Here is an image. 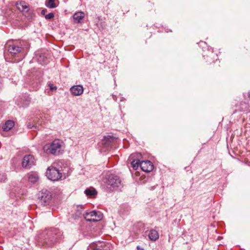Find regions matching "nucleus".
<instances>
[{
	"mask_svg": "<svg viewBox=\"0 0 250 250\" xmlns=\"http://www.w3.org/2000/svg\"><path fill=\"white\" fill-rule=\"evenodd\" d=\"M8 52L15 57L14 62L21 61L27 53L29 44L25 41L11 42L8 41L6 43Z\"/></svg>",
	"mask_w": 250,
	"mask_h": 250,
	"instance_id": "obj_1",
	"label": "nucleus"
},
{
	"mask_svg": "<svg viewBox=\"0 0 250 250\" xmlns=\"http://www.w3.org/2000/svg\"><path fill=\"white\" fill-rule=\"evenodd\" d=\"M49 86L50 87V90H51L52 91H53V90H55L57 89V87L56 86H53V84H51V83H49Z\"/></svg>",
	"mask_w": 250,
	"mask_h": 250,
	"instance_id": "obj_24",
	"label": "nucleus"
},
{
	"mask_svg": "<svg viewBox=\"0 0 250 250\" xmlns=\"http://www.w3.org/2000/svg\"><path fill=\"white\" fill-rule=\"evenodd\" d=\"M27 127L28 128L30 129H36L37 127V125H36L31 124V123H29L27 125Z\"/></svg>",
	"mask_w": 250,
	"mask_h": 250,
	"instance_id": "obj_22",
	"label": "nucleus"
},
{
	"mask_svg": "<svg viewBox=\"0 0 250 250\" xmlns=\"http://www.w3.org/2000/svg\"><path fill=\"white\" fill-rule=\"evenodd\" d=\"M46 175L47 178L51 181H58L62 177V173L60 170L57 169L53 165H52L48 167Z\"/></svg>",
	"mask_w": 250,
	"mask_h": 250,
	"instance_id": "obj_4",
	"label": "nucleus"
},
{
	"mask_svg": "<svg viewBox=\"0 0 250 250\" xmlns=\"http://www.w3.org/2000/svg\"><path fill=\"white\" fill-rule=\"evenodd\" d=\"M140 164L141 162L139 160H134L131 163L132 167L135 170L137 169L139 167H140Z\"/></svg>",
	"mask_w": 250,
	"mask_h": 250,
	"instance_id": "obj_20",
	"label": "nucleus"
},
{
	"mask_svg": "<svg viewBox=\"0 0 250 250\" xmlns=\"http://www.w3.org/2000/svg\"><path fill=\"white\" fill-rule=\"evenodd\" d=\"M113 138L111 136L104 137L101 142V150L103 152H105L109 150L112 145Z\"/></svg>",
	"mask_w": 250,
	"mask_h": 250,
	"instance_id": "obj_9",
	"label": "nucleus"
},
{
	"mask_svg": "<svg viewBox=\"0 0 250 250\" xmlns=\"http://www.w3.org/2000/svg\"><path fill=\"white\" fill-rule=\"evenodd\" d=\"M59 231L57 229L45 230L38 237V245L45 248L53 247L58 239Z\"/></svg>",
	"mask_w": 250,
	"mask_h": 250,
	"instance_id": "obj_2",
	"label": "nucleus"
},
{
	"mask_svg": "<svg viewBox=\"0 0 250 250\" xmlns=\"http://www.w3.org/2000/svg\"><path fill=\"white\" fill-rule=\"evenodd\" d=\"M30 102V99L27 97L25 99V102L23 104V106H27L28 105Z\"/></svg>",
	"mask_w": 250,
	"mask_h": 250,
	"instance_id": "obj_23",
	"label": "nucleus"
},
{
	"mask_svg": "<svg viewBox=\"0 0 250 250\" xmlns=\"http://www.w3.org/2000/svg\"><path fill=\"white\" fill-rule=\"evenodd\" d=\"M137 250H144V249L142 248L140 246H138L137 247Z\"/></svg>",
	"mask_w": 250,
	"mask_h": 250,
	"instance_id": "obj_26",
	"label": "nucleus"
},
{
	"mask_svg": "<svg viewBox=\"0 0 250 250\" xmlns=\"http://www.w3.org/2000/svg\"><path fill=\"white\" fill-rule=\"evenodd\" d=\"M59 4L58 0H46L45 1V5L50 8H54L56 7Z\"/></svg>",
	"mask_w": 250,
	"mask_h": 250,
	"instance_id": "obj_17",
	"label": "nucleus"
},
{
	"mask_svg": "<svg viewBox=\"0 0 250 250\" xmlns=\"http://www.w3.org/2000/svg\"><path fill=\"white\" fill-rule=\"evenodd\" d=\"M46 12H47V10L46 9H44L42 10L41 14H42V15L45 16V15H46Z\"/></svg>",
	"mask_w": 250,
	"mask_h": 250,
	"instance_id": "obj_25",
	"label": "nucleus"
},
{
	"mask_svg": "<svg viewBox=\"0 0 250 250\" xmlns=\"http://www.w3.org/2000/svg\"><path fill=\"white\" fill-rule=\"evenodd\" d=\"M39 203L42 206H45L50 203L52 199L51 193L47 189H43L38 193Z\"/></svg>",
	"mask_w": 250,
	"mask_h": 250,
	"instance_id": "obj_5",
	"label": "nucleus"
},
{
	"mask_svg": "<svg viewBox=\"0 0 250 250\" xmlns=\"http://www.w3.org/2000/svg\"><path fill=\"white\" fill-rule=\"evenodd\" d=\"M85 16L83 12H78L75 13L73 15V19L75 22L80 23L81 21L84 18Z\"/></svg>",
	"mask_w": 250,
	"mask_h": 250,
	"instance_id": "obj_14",
	"label": "nucleus"
},
{
	"mask_svg": "<svg viewBox=\"0 0 250 250\" xmlns=\"http://www.w3.org/2000/svg\"><path fill=\"white\" fill-rule=\"evenodd\" d=\"M105 183L108 186L114 188L119 187L121 184V180L119 177L115 174H110L107 176Z\"/></svg>",
	"mask_w": 250,
	"mask_h": 250,
	"instance_id": "obj_7",
	"label": "nucleus"
},
{
	"mask_svg": "<svg viewBox=\"0 0 250 250\" xmlns=\"http://www.w3.org/2000/svg\"><path fill=\"white\" fill-rule=\"evenodd\" d=\"M28 179L30 182L35 183L38 180L39 177L36 174H31L29 175Z\"/></svg>",
	"mask_w": 250,
	"mask_h": 250,
	"instance_id": "obj_19",
	"label": "nucleus"
},
{
	"mask_svg": "<svg viewBox=\"0 0 250 250\" xmlns=\"http://www.w3.org/2000/svg\"><path fill=\"white\" fill-rule=\"evenodd\" d=\"M16 7L22 12H27L29 9V5L24 1L17 2Z\"/></svg>",
	"mask_w": 250,
	"mask_h": 250,
	"instance_id": "obj_13",
	"label": "nucleus"
},
{
	"mask_svg": "<svg viewBox=\"0 0 250 250\" xmlns=\"http://www.w3.org/2000/svg\"><path fill=\"white\" fill-rule=\"evenodd\" d=\"M63 142L56 139L51 143L45 144L42 147L43 152L48 155H58L60 154Z\"/></svg>",
	"mask_w": 250,
	"mask_h": 250,
	"instance_id": "obj_3",
	"label": "nucleus"
},
{
	"mask_svg": "<svg viewBox=\"0 0 250 250\" xmlns=\"http://www.w3.org/2000/svg\"><path fill=\"white\" fill-rule=\"evenodd\" d=\"M70 92L74 96H79L83 92V87L80 85H74L70 89Z\"/></svg>",
	"mask_w": 250,
	"mask_h": 250,
	"instance_id": "obj_12",
	"label": "nucleus"
},
{
	"mask_svg": "<svg viewBox=\"0 0 250 250\" xmlns=\"http://www.w3.org/2000/svg\"><path fill=\"white\" fill-rule=\"evenodd\" d=\"M54 17V14L53 13H50L48 14H46L45 15V18L47 20H50L53 18Z\"/></svg>",
	"mask_w": 250,
	"mask_h": 250,
	"instance_id": "obj_21",
	"label": "nucleus"
},
{
	"mask_svg": "<svg viewBox=\"0 0 250 250\" xmlns=\"http://www.w3.org/2000/svg\"><path fill=\"white\" fill-rule=\"evenodd\" d=\"M249 98L250 99V92H249Z\"/></svg>",
	"mask_w": 250,
	"mask_h": 250,
	"instance_id": "obj_27",
	"label": "nucleus"
},
{
	"mask_svg": "<svg viewBox=\"0 0 250 250\" xmlns=\"http://www.w3.org/2000/svg\"><path fill=\"white\" fill-rule=\"evenodd\" d=\"M148 236L151 241H156L159 237L158 232L155 229H151L148 234Z\"/></svg>",
	"mask_w": 250,
	"mask_h": 250,
	"instance_id": "obj_15",
	"label": "nucleus"
},
{
	"mask_svg": "<svg viewBox=\"0 0 250 250\" xmlns=\"http://www.w3.org/2000/svg\"><path fill=\"white\" fill-rule=\"evenodd\" d=\"M35 158L32 155H25L22 160V166L26 168H29L32 166L35 165Z\"/></svg>",
	"mask_w": 250,
	"mask_h": 250,
	"instance_id": "obj_10",
	"label": "nucleus"
},
{
	"mask_svg": "<svg viewBox=\"0 0 250 250\" xmlns=\"http://www.w3.org/2000/svg\"><path fill=\"white\" fill-rule=\"evenodd\" d=\"M85 220L90 222H98L103 218L102 213L98 211L93 210L84 214Z\"/></svg>",
	"mask_w": 250,
	"mask_h": 250,
	"instance_id": "obj_6",
	"label": "nucleus"
},
{
	"mask_svg": "<svg viewBox=\"0 0 250 250\" xmlns=\"http://www.w3.org/2000/svg\"><path fill=\"white\" fill-rule=\"evenodd\" d=\"M14 125V122L13 121L8 120L2 125V129L4 131H8L13 128Z\"/></svg>",
	"mask_w": 250,
	"mask_h": 250,
	"instance_id": "obj_16",
	"label": "nucleus"
},
{
	"mask_svg": "<svg viewBox=\"0 0 250 250\" xmlns=\"http://www.w3.org/2000/svg\"><path fill=\"white\" fill-rule=\"evenodd\" d=\"M140 167L143 171L149 172L153 170L154 167L150 161H144L141 162Z\"/></svg>",
	"mask_w": 250,
	"mask_h": 250,
	"instance_id": "obj_11",
	"label": "nucleus"
},
{
	"mask_svg": "<svg viewBox=\"0 0 250 250\" xmlns=\"http://www.w3.org/2000/svg\"><path fill=\"white\" fill-rule=\"evenodd\" d=\"M84 193L88 196L93 197L95 196L97 194V192L96 189L93 188H86Z\"/></svg>",
	"mask_w": 250,
	"mask_h": 250,
	"instance_id": "obj_18",
	"label": "nucleus"
},
{
	"mask_svg": "<svg viewBox=\"0 0 250 250\" xmlns=\"http://www.w3.org/2000/svg\"><path fill=\"white\" fill-rule=\"evenodd\" d=\"M91 250H112V246L109 243L105 242H98L89 246V249Z\"/></svg>",
	"mask_w": 250,
	"mask_h": 250,
	"instance_id": "obj_8",
	"label": "nucleus"
}]
</instances>
